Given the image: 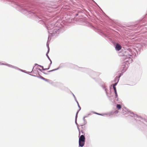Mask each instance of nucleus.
<instances>
[{"mask_svg": "<svg viewBox=\"0 0 147 147\" xmlns=\"http://www.w3.org/2000/svg\"><path fill=\"white\" fill-rule=\"evenodd\" d=\"M47 29L49 33V36H57L59 34V29L57 27H55L51 22H49L47 26Z\"/></svg>", "mask_w": 147, "mask_h": 147, "instance_id": "nucleus-1", "label": "nucleus"}, {"mask_svg": "<svg viewBox=\"0 0 147 147\" xmlns=\"http://www.w3.org/2000/svg\"><path fill=\"white\" fill-rule=\"evenodd\" d=\"M132 53L130 49H127L125 51L122 58L125 61L126 64H127V63L129 64L132 62Z\"/></svg>", "mask_w": 147, "mask_h": 147, "instance_id": "nucleus-2", "label": "nucleus"}, {"mask_svg": "<svg viewBox=\"0 0 147 147\" xmlns=\"http://www.w3.org/2000/svg\"><path fill=\"white\" fill-rule=\"evenodd\" d=\"M85 138L83 135H82L79 138V145L81 147H83L84 145Z\"/></svg>", "mask_w": 147, "mask_h": 147, "instance_id": "nucleus-3", "label": "nucleus"}, {"mask_svg": "<svg viewBox=\"0 0 147 147\" xmlns=\"http://www.w3.org/2000/svg\"><path fill=\"white\" fill-rule=\"evenodd\" d=\"M129 113H130V116L132 117H136V118H138V119H142L143 118L142 117H141L138 116V115L136 114H135L134 113L132 112H131V111H129Z\"/></svg>", "mask_w": 147, "mask_h": 147, "instance_id": "nucleus-4", "label": "nucleus"}, {"mask_svg": "<svg viewBox=\"0 0 147 147\" xmlns=\"http://www.w3.org/2000/svg\"><path fill=\"white\" fill-rule=\"evenodd\" d=\"M121 46L118 43H117L116 44L115 48L116 51H119L121 49Z\"/></svg>", "mask_w": 147, "mask_h": 147, "instance_id": "nucleus-5", "label": "nucleus"}, {"mask_svg": "<svg viewBox=\"0 0 147 147\" xmlns=\"http://www.w3.org/2000/svg\"><path fill=\"white\" fill-rule=\"evenodd\" d=\"M1 64V65H7V66L9 67H12V68H15L16 69H19V70L23 71V70H22L21 69H19L18 68H17L16 67H15L14 66H12V65H10L7 64H4V63H2V64Z\"/></svg>", "mask_w": 147, "mask_h": 147, "instance_id": "nucleus-6", "label": "nucleus"}, {"mask_svg": "<svg viewBox=\"0 0 147 147\" xmlns=\"http://www.w3.org/2000/svg\"><path fill=\"white\" fill-rule=\"evenodd\" d=\"M49 50H48V51H47V53L46 54V56L47 57V58L48 59L50 60V61L51 62V63H50V65H51L52 63V61L48 55V54L49 53Z\"/></svg>", "mask_w": 147, "mask_h": 147, "instance_id": "nucleus-7", "label": "nucleus"}, {"mask_svg": "<svg viewBox=\"0 0 147 147\" xmlns=\"http://www.w3.org/2000/svg\"><path fill=\"white\" fill-rule=\"evenodd\" d=\"M49 36L48 38V40L47 41V46L48 48V50H49Z\"/></svg>", "mask_w": 147, "mask_h": 147, "instance_id": "nucleus-8", "label": "nucleus"}, {"mask_svg": "<svg viewBox=\"0 0 147 147\" xmlns=\"http://www.w3.org/2000/svg\"><path fill=\"white\" fill-rule=\"evenodd\" d=\"M121 75L119 76L118 77V78H117V77H116L115 79V80H114L115 82H118L119 80V78H120V77H121Z\"/></svg>", "mask_w": 147, "mask_h": 147, "instance_id": "nucleus-9", "label": "nucleus"}, {"mask_svg": "<svg viewBox=\"0 0 147 147\" xmlns=\"http://www.w3.org/2000/svg\"><path fill=\"white\" fill-rule=\"evenodd\" d=\"M49 7H43L42 8L43 9L42 10L46 11H47V10L49 9ZM41 10L42 11V10Z\"/></svg>", "mask_w": 147, "mask_h": 147, "instance_id": "nucleus-10", "label": "nucleus"}, {"mask_svg": "<svg viewBox=\"0 0 147 147\" xmlns=\"http://www.w3.org/2000/svg\"><path fill=\"white\" fill-rule=\"evenodd\" d=\"M117 107L118 109H120L121 108V106L120 105L117 104Z\"/></svg>", "mask_w": 147, "mask_h": 147, "instance_id": "nucleus-11", "label": "nucleus"}, {"mask_svg": "<svg viewBox=\"0 0 147 147\" xmlns=\"http://www.w3.org/2000/svg\"><path fill=\"white\" fill-rule=\"evenodd\" d=\"M115 94V97L116 98H117L118 96V95L117 94V91H114Z\"/></svg>", "mask_w": 147, "mask_h": 147, "instance_id": "nucleus-12", "label": "nucleus"}, {"mask_svg": "<svg viewBox=\"0 0 147 147\" xmlns=\"http://www.w3.org/2000/svg\"><path fill=\"white\" fill-rule=\"evenodd\" d=\"M40 78H41V79H42L44 80H45L46 81H47L48 80L47 79L45 78H43V77H42V76H41Z\"/></svg>", "mask_w": 147, "mask_h": 147, "instance_id": "nucleus-13", "label": "nucleus"}, {"mask_svg": "<svg viewBox=\"0 0 147 147\" xmlns=\"http://www.w3.org/2000/svg\"><path fill=\"white\" fill-rule=\"evenodd\" d=\"M125 67H125V68L124 67V68L122 70V72H124L126 70L127 68L126 66H125ZM123 67L124 68V67Z\"/></svg>", "mask_w": 147, "mask_h": 147, "instance_id": "nucleus-14", "label": "nucleus"}, {"mask_svg": "<svg viewBox=\"0 0 147 147\" xmlns=\"http://www.w3.org/2000/svg\"><path fill=\"white\" fill-rule=\"evenodd\" d=\"M76 102H77V103L78 104V106L79 108L80 109L79 110H80V109H81V108H80V106H79V104H78V101H77V100H76Z\"/></svg>", "mask_w": 147, "mask_h": 147, "instance_id": "nucleus-15", "label": "nucleus"}, {"mask_svg": "<svg viewBox=\"0 0 147 147\" xmlns=\"http://www.w3.org/2000/svg\"><path fill=\"white\" fill-rule=\"evenodd\" d=\"M59 67L57 68V69H53V70H51V72H52V71H55V70H58L59 69Z\"/></svg>", "mask_w": 147, "mask_h": 147, "instance_id": "nucleus-16", "label": "nucleus"}, {"mask_svg": "<svg viewBox=\"0 0 147 147\" xmlns=\"http://www.w3.org/2000/svg\"><path fill=\"white\" fill-rule=\"evenodd\" d=\"M79 111H78L76 113V117H75V119H77V114H78V113Z\"/></svg>", "mask_w": 147, "mask_h": 147, "instance_id": "nucleus-17", "label": "nucleus"}, {"mask_svg": "<svg viewBox=\"0 0 147 147\" xmlns=\"http://www.w3.org/2000/svg\"><path fill=\"white\" fill-rule=\"evenodd\" d=\"M118 82H116V83H115L113 85V86L115 87V86L117 85V83Z\"/></svg>", "mask_w": 147, "mask_h": 147, "instance_id": "nucleus-18", "label": "nucleus"}, {"mask_svg": "<svg viewBox=\"0 0 147 147\" xmlns=\"http://www.w3.org/2000/svg\"><path fill=\"white\" fill-rule=\"evenodd\" d=\"M35 65H37L38 66H40V67H42V68H43V66H42L41 65H38L36 63L35 64Z\"/></svg>", "mask_w": 147, "mask_h": 147, "instance_id": "nucleus-19", "label": "nucleus"}, {"mask_svg": "<svg viewBox=\"0 0 147 147\" xmlns=\"http://www.w3.org/2000/svg\"><path fill=\"white\" fill-rule=\"evenodd\" d=\"M35 65H37L38 66H40V67H42V68H43V66H42L41 65H38L36 63L35 64Z\"/></svg>", "mask_w": 147, "mask_h": 147, "instance_id": "nucleus-20", "label": "nucleus"}, {"mask_svg": "<svg viewBox=\"0 0 147 147\" xmlns=\"http://www.w3.org/2000/svg\"><path fill=\"white\" fill-rule=\"evenodd\" d=\"M35 65H37L38 66H40V67H42V68H43V66H42L41 65H38L36 63L35 64Z\"/></svg>", "mask_w": 147, "mask_h": 147, "instance_id": "nucleus-21", "label": "nucleus"}, {"mask_svg": "<svg viewBox=\"0 0 147 147\" xmlns=\"http://www.w3.org/2000/svg\"><path fill=\"white\" fill-rule=\"evenodd\" d=\"M113 88L114 89V91H117L116 90V88L115 87L113 86Z\"/></svg>", "mask_w": 147, "mask_h": 147, "instance_id": "nucleus-22", "label": "nucleus"}, {"mask_svg": "<svg viewBox=\"0 0 147 147\" xmlns=\"http://www.w3.org/2000/svg\"><path fill=\"white\" fill-rule=\"evenodd\" d=\"M50 65H50V66H49V67L48 68H46V69H43V70H48V69H49V67H50Z\"/></svg>", "mask_w": 147, "mask_h": 147, "instance_id": "nucleus-23", "label": "nucleus"}, {"mask_svg": "<svg viewBox=\"0 0 147 147\" xmlns=\"http://www.w3.org/2000/svg\"><path fill=\"white\" fill-rule=\"evenodd\" d=\"M73 96H74V98H75V100L76 101V100H76V97H75V96H74V94H73Z\"/></svg>", "mask_w": 147, "mask_h": 147, "instance_id": "nucleus-24", "label": "nucleus"}, {"mask_svg": "<svg viewBox=\"0 0 147 147\" xmlns=\"http://www.w3.org/2000/svg\"><path fill=\"white\" fill-rule=\"evenodd\" d=\"M95 113L96 114H98V115H101V114H99V113Z\"/></svg>", "mask_w": 147, "mask_h": 147, "instance_id": "nucleus-25", "label": "nucleus"}, {"mask_svg": "<svg viewBox=\"0 0 147 147\" xmlns=\"http://www.w3.org/2000/svg\"><path fill=\"white\" fill-rule=\"evenodd\" d=\"M30 75H31V76H34V75H32V74H30Z\"/></svg>", "mask_w": 147, "mask_h": 147, "instance_id": "nucleus-26", "label": "nucleus"}, {"mask_svg": "<svg viewBox=\"0 0 147 147\" xmlns=\"http://www.w3.org/2000/svg\"><path fill=\"white\" fill-rule=\"evenodd\" d=\"M105 92H106V93L107 94V91H106V89H105Z\"/></svg>", "mask_w": 147, "mask_h": 147, "instance_id": "nucleus-27", "label": "nucleus"}, {"mask_svg": "<svg viewBox=\"0 0 147 147\" xmlns=\"http://www.w3.org/2000/svg\"><path fill=\"white\" fill-rule=\"evenodd\" d=\"M34 67L33 68H34ZM33 69H32V70H33ZM32 71H31V72H29V73H31L32 72Z\"/></svg>", "mask_w": 147, "mask_h": 147, "instance_id": "nucleus-28", "label": "nucleus"}, {"mask_svg": "<svg viewBox=\"0 0 147 147\" xmlns=\"http://www.w3.org/2000/svg\"><path fill=\"white\" fill-rule=\"evenodd\" d=\"M85 118V117H83V119H84Z\"/></svg>", "mask_w": 147, "mask_h": 147, "instance_id": "nucleus-29", "label": "nucleus"}, {"mask_svg": "<svg viewBox=\"0 0 147 147\" xmlns=\"http://www.w3.org/2000/svg\"><path fill=\"white\" fill-rule=\"evenodd\" d=\"M48 72H51V70L49 71H48Z\"/></svg>", "mask_w": 147, "mask_h": 147, "instance_id": "nucleus-30", "label": "nucleus"}, {"mask_svg": "<svg viewBox=\"0 0 147 147\" xmlns=\"http://www.w3.org/2000/svg\"><path fill=\"white\" fill-rule=\"evenodd\" d=\"M104 114V115H107V114H106V113H105V114Z\"/></svg>", "mask_w": 147, "mask_h": 147, "instance_id": "nucleus-31", "label": "nucleus"}, {"mask_svg": "<svg viewBox=\"0 0 147 147\" xmlns=\"http://www.w3.org/2000/svg\"><path fill=\"white\" fill-rule=\"evenodd\" d=\"M76 121H77L76 120H75V122H76Z\"/></svg>", "mask_w": 147, "mask_h": 147, "instance_id": "nucleus-32", "label": "nucleus"}, {"mask_svg": "<svg viewBox=\"0 0 147 147\" xmlns=\"http://www.w3.org/2000/svg\"><path fill=\"white\" fill-rule=\"evenodd\" d=\"M44 73L45 74H46V73Z\"/></svg>", "mask_w": 147, "mask_h": 147, "instance_id": "nucleus-33", "label": "nucleus"}, {"mask_svg": "<svg viewBox=\"0 0 147 147\" xmlns=\"http://www.w3.org/2000/svg\"><path fill=\"white\" fill-rule=\"evenodd\" d=\"M39 69L40 70H41V69Z\"/></svg>", "mask_w": 147, "mask_h": 147, "instance_id": "nucleus-34", "label": "nucleus"}, {"mask_svg": "<svg viewBox=\"0 0 147 147\" xmlns=\"http://www.w3.org/2000/svg\"><path fill=\"white\" fill-rule=\"evenodd\" d=\"M42 70H43V69H44V68L43 67V68H42Z\"/></svg>", "mask_w": 147, "mask_h": 147, "instance_id": "nucleus-35", "label": "nucleus"}]
</instances>
